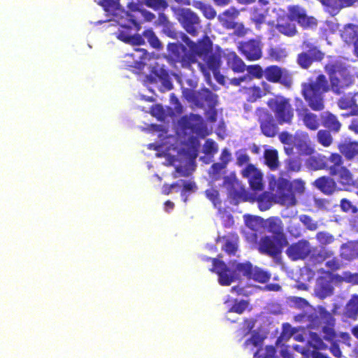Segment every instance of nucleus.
Segmentation results:
<instances>
[{"label":"nucleus","mask_w":358,"mask_h":358,"mask_svg":"<svg viewBox=\"0 0 358 358\" xmlns=\"http://www.w3.org/2000/svg\"><path fill=\"white\" fill-rule=\"evenodd\" d=\"M325 266L328 268L327 271L333 273V272L336 271L341 268L342 264L340 259L334 255L332 257L327 259Z\"/></svg>","instance_id":"obj_60"},{"label":"nucleus","mask_w":358,"mask_h":358,"mask_svg":"<svg viewBox=\"0 0 358 358\" xmlns=\"http://www.w3.org/2000/svg\"><path fill=\"white\" fill-rule=\"evenodd\" d=\"M288 12L292 20L296 21L303 29L315 28L317 25V20L313 16H308L306 10L298 6H290L288 7Z\"/></svg>","instance_id":"obj_14"},{"label":"nucleus","mask_w":358,"mask_h":358,"mask_svg":"<svg viewBox=\"0 0 358 358\" xmlns=\"http://www.w3.org/2000/svg\"><path fill=\"white\" fill-rule=\"evenodd\" d=\"M271 273L258 266H254L250 280L259 283H266L271 278Z\"/></svg>","instance_id":"obj_45"},{"label":"nucleus","mask_w":358,"mask_h":358,"mask_svg":"<svg viewBox=\"0 0 358 358\" xmlns=\"http://www.w3.org/2000/svg\"><path fill=\"white\" fill-rule=\"evenodd\" d=\"M143 36L153 48L158 50L163 48L162 42L152 29H147L144 30L143 31Z\"/></svg>","instance_id":"obj_44"},{"label":"nucleus","mask_w":358,"mask_h":358,"mask_svg":"<svg viewBox=\"0 0 358 358\" xmlns=\"http://www.w3.org/2000/svg\"><path fill=\"white\" fill-rule=\"evenodd\" d=\"M310 252V243L308 240L301 239L292 243L286 249V255L292 261L305 260Z\"/></svg>","instance_id":"obj_16"},{"label":"nucleus","mask_w":358,"mask_h":358,"mask_svg":"<svg viewBox=\"0 0 358 358\" xmlns=\"http://www.w3.org/2000/svg\"><path fill=\"white\" fill-rule=\"evenodd\" d=\"M264 77L270 83H280L286 87L292 85L291 73L277 65H271L264 69Z\"/></svg>","instance_id":"obj_10"},{"label":"nucleus","mask_w":358,"mask_h":358,"mask_svg":"<svg viewBox=\"0 0 358 358\" xmlns=\"http://www.w3.org/2000/svg\"><path fill=\"white\" fill-rule=\"evenodd\" d=\"M193 6L194 8L199 10L203 16L208 20H213L217 15L215 9L211 5L206 3L204 1H194Z\"/></svg>","instance_id":"obj_40"},{"label":"nucleus","mask_w":358,"mask_h":358,"mask_svg":"<svg viewBox=\"0 0 358 358\" xmlns=\"http://www.w3.org/2000/svg\"><path fill=\"white\" fill-rule=\"evenodd\" d=\"M299 220L303 224L307 229L315 231L317 229L318 224L310 216L308 215H301Z\"/></svg>","instance_id":"obj_62"},{"label":"nucleus","mask_w":358,"mask_h":358,"mask_svg":"<svg viewBox=\"0 0 358 358\" xmlns=\"http://www.w3.org/2000/svg\"><path fill=\"white\" fill-rule=\"evenodd\" d=\"M265 164L271 171H275L279 167L278 153L275 149H267L264 152Z\"/></svg>","instance_id":"obj_38"},{"label":"nucleus","mask_w":358,"mask_h":358,"mask_svg":"<svg viewBox=\"0 0 358 358\" xmlns=\"http://www.w3.org/2000/svg\"><path fill=\"white\" fill-rule=\"evenodd\" d=\"M204 194L206 198L212 202L215 208L217 209L221 208L222 200L220 198V193L218 190L214 188H210L206 189L204 192Z\"/></svg>","instance_id":"obj_50"},{"label":"nucleus","mask_w":358,"mask_h":358,"mask_svg":"<svg viewBox=\"0 0 358 358\" xmlns=\"http://www.w3.org/2000/svg\"><path fill=\"white\" fill-rule=\"evenodd\" d=\"M176 18L183 29L191 36H196L201 28V20L196 13L190 8H178L174 9Z\"/></svg>","instance_id":"obj_4"},{"label":"nucleus","mask_w":358,"mask_h":358,"mask_svg":"<svg viewBox=\"0 0 358 358\" xmlns=\"http://www.w3.org/2000/svg\"><path fill=\"white\" fill-rule=\"evenodd\" d=\"M152 73L154 74V76H156L162 82L163 86L167 90H171L173 89V83L171 80L169 71L164 67L160 66L157 64L153 66Z\"/></svg>","instance_id":"obj_34"},{"label":"nucleus","mask_w":358,"mask_h":358,"mask_svg":"<svg viewBox=\"0 0 358 358\" xmlns=\"http://www.w3.org/2000/svg\"><path fill=\"white\" fill-rule=\"evenodd\" d=\"M229 197L236 204L241 202H245L249 199L247 191L238 183L232 185L229 190Z\"/></svg>","instance_id":"obj_32"},{"label":"nucleus","mask_w":358,"mask_h":358,"mask_svg":"<svg viewBox=\"0 0 358 358\" xmlns=\"http://www.w3.org/2000/svg\"><path fill=\"white\" fill-rule=\"evenodd\" d=\"M218 211L223 226L227 228L231 227L234 224L233 215L225 210H222L221 208L218 209Z\"/></svg>","instance_id":"obj_58"},{"label":"nucleus","mask_w":358,"mask_h":358,"mask_svg":"<svg viewBox=\"0 0 358 358\" xmlns=\"http://www.w3.org/2000/svg\"><path fill=\"white\" fill-rule=\"evenodd\" d=\"M268 9H264L254 7L252 10L251 20L255 23L256 27L259 29L261 25L265 22L266 16Z\"/></svg>","instance_id":"obj_43"},{"label":"nucleus","mask_w":358,"mask_h":358,"mask_svg":"<svg viewBox=\"0 0 358 358\" xmlns=\"http://www.w3.org/2000/svg\"><path fill=\"white\" fill-rule=\"evenodd\" d=\"M263 228L273 235V237L278 238L279 241H287L284 233V226L282 220L275 216L270 217L264 221Z\"/></svg>","instance_id":"obj_20"},{"label":"nucleus","mask_w":358,"mask_h":358,"mask_svg":"<svg viewBox=\"0 0 358 358\" xmlns=\"http://www.w3.org/2000/svg\"><path fill=\"white\" fill-rule=\"evenodd\" d=\"M182 185L180 196L182 201L187 203L188 201V194L195 192L197 190V186L194 181L180 180Z\"/></svg>","instance_id":"obj_46"},{"label":"nucleus","mask_w":358,"mask_h":358,"mask_svg":"<svg viewBox=\"0 0 358 358\" xmlns=\"http://www.w3.org/2000/svg\"><path fill=\"white\" fill-rule=\"evenodd\" d=\"M241 53L249 61H256L262 56L260 43L255 39L241 42L238 46Z\"/></svg>","instance_id":"obj_18"},{"label":"nucleus","mask_w":358,"mask_h":358,"mask_svg":"<svg viewBox=\"0 0 358 358\" xmlns=\"http://www.w3.org/2000/svg\"><path fill=\"white\" fill-rule=\"evenodd\" d=\"M253 268V265L250 262L237 263L234 266V271L237 275V279L240 275H241L248 280H250Z\"/></svg>","instance_id":"obj_41"},{"label":"nucleus","mask_w":358,"mask_h":358,"mask_svg":"<svg viewBox=\"0 0 358 358\" xmlns=\"http://www.w3.org/2000/svg\"><path fill=\"white\" fill-rule=\"evenodd\" d=\"M239 15V11L234 7H231L217 16V20L221 25L226 29H232L235 20Z\"/></svg>","instance_id":"obj_27"},{"label":"nucleus","mask_w":358,"mask_h":358,"mask_svg":"<svg viewBox=\"0 0 358 358\" xmlns=\"http://www.w3.org/2000/svg\"><path fill=\"white\" fill-rule=\"evenodd\" d=\"M268 106L274 113L277 122L290 124L294 119V109L289 99L284 96L270 99Z\"/></svg>","instance_id":"obj_3"},{"label":"nucleus","mask_w":358,"mask_h":358,"mask_svg":"<svg viewBox=\"0 0 358 358\" xmlns=\"http://www.w3.org/2000/svg\"><path fill=\"white\" fill-rule=\"evenodd\" d=\"M315 186L324 194L330 195L336 190V182L334 180L327 176L318 178L314 182Z\"/></svg>","instance_id":"obj_31"},{"label":"nucleus","mask_w":358,"mask_h":358,"mask_svg":"<svg viewBox=\"0 0 358 358\" xmlns=\"http://www.w3.org/2000/svg\"><path fill=\"white\" fill-rule=\"evenodd\" d=\"M341 154L348 160H352L358 156V141L345 140L338 145Z\"/></svg>","instance_id":"obj_28"},{"label":"nucleus","mask_w":358,"mask_h":358,"mask_svg":"<svg viewBox=\"0 0 358 358\" xmlns=\"http://www.w3.org/2000/svg\"><path fill=\"white\" fill-rule=\"evenodd\" d=\"M148 53L144 48H134L131 52L126 54L122 60V66L131 71H141L145 66V60Z\"/></svg>","instance_id":"obj_11"},{"label":"nucleus","mask_w":358,"mask_h":358,"mask_svg":"<svg viewBox=\"0 0 358 358\" xmlns=\"http://www.w3.org/2000/svg\"><path fill=\"white\" fill-rule=\"evenodd\" d=\"M101 5L106 12L116 17H124L123 12H127L121 8L119 0H102Z\"/></svg>","instance_id":"obj_36"},{"label":"nucleus","mask_w":358,"mask_h":358,"mask_svg":"<svg viewBox=\"0 0 358 358\" xmlns=\"http://www.w3.org/2000/svg\"><path fill=\"white\" fill-rule=\"evenodd\" d=\"M328 74L330 85L323 74H320L315 80L309 79L301 84V94L308 106L314 111H322L324 109V94L329 91L330 87L336 94L352 83V77L345 65L341 61L334 59L329 61L324 66Z\"/></svg>","instance_id":"obj_1"},{"label":"nucleus","mask_w":358,"mask_h":358,"mask_svg":"<svg viewBox=\"0 0 358 358\" xmlns=\"http://www.w3.org/2000/svg\"><path fill=\"white\" fill-rule=\"evenodd\" d=\"M299 106L296 107V113L299 122L310 131H316L321 124V118L315 113L311 112L301 99H298Z\"/></svg>","instance_id":"obj_9"},{"label":"nucleus","mask_w":358,"mask_h":358,"mask_svg":"<svg viewBox=\"0 0 358 358\" xmlns=\"http://www.w3.org/2000/svg\"><path fill=\"white\" fill-rule=\"evenodd\" d=\"M213 267L210 269L218 275V282L222 286H229L237 279L234 268L231 270L222 261L218 259H212Z\"/></svg>","instance_id":"obj_12"},{"label":"nucleus","mask_w":358,"mask_h":358,"mask_svg":"<svg viewBox=\"0 0 358 358\" xmlns=\"http://www.w3.org/2000/svg\"><path fill=\"white\" fill-rule=\"evenodd\" d=\"M182 122L185 129H190L196 135L204 137L207 134L206 128L199 115L191 114L189 117L184 116L182 117Z\"/></svg>","instance_id":"obj_21"},{"label":"nucleus","mask_w":358,"mask_h":358,"mask_svg":"<svg viewBox=\"0 0 358 358\" xmlns=\"http://www.w3.org/2000/svg\"><path fill=\"white\" fill-rule=\"evenodd\" d=\"M303 46L305 50L298 54L296 62L303 69H308L315 62H321L324 57L322 52L316 45L309 41H304Z\"/></svg>","instance_id":"obj_6"},{"label":"nucleus","mask_w":358,"mask_h":358,"mask_svg":"<svg viewBox=\"0 0 358 358\" xmlns=\"http://www.w3.org/2000/svg\"><path fill=\"white\" fill-rule=\"evenodd\" d=\"M328 157L318 155L311 158V165L315 166L317 169H326V162Z\"/></svg>","instance_id":"obj_64"},{"label":"nucleus","mask_w":358,"mask_h":358,"mask_svg":"<svg viewBox=\"0 0 358 358\" xmlns=\"http://www.w3.org/2000/svg\"><path fill=\"white\" fill-rule=\"evenodd\" d=\"M320 314L324 323V326L322 327L324 339L329 343L339 341L338 334L334 329L336 320L334 316L325 309L322 310Z\"/></svg>","instance_id":"obj_17"},{"label":"nucleus","mask_w":358,"mask_h":358,"mask_svg":"<svg viewBox=\"0 0 358 358\" xmlns=\"http://www.w3.org/2000/svg\"><path fill=\"white\" fill-rule=\"evenodd\" d=\"M268 55L275 61H280L287 55L285 48L280 47L271 48L268 50Z\"/></svg>","instance_id":"obj_52"},{"label":"nucleus","mask_w":358,"mask_h":358,"mask_svg":"<svg viewBox=\"0 0 358 358\" xmlns=\"http://www.w3.org/2000/svg\"><path fill=\"white\" fill-rule=\"evenodd\" d=\"M182 39L190 48V52L194 54L195 57L199 56L202 58L213 52V43L207 35H204L197 43L191 41L184 34H182Z\"/></svg>","instance_id":"obj_15"},{"label":"nucleus","mask_w":358,"mask_h":358,"mask_svg":"<svg viewBox=\"0 0 358 358\" xmlns=\"http://www.w3.org/2000/svg\"><path fill=\"white\" fill-rule=\"evenodd\" d=\"M221 240L224 241V244L222 247V250L229 255H234L238 250V236L236 233H231L228 236H218L216 242Z\"/></svg>","instance_id":"obj_29"},{"label":"nucleus","mask_w":358,"mask_h":358,"mask_svg":"<svg viewBox=\"0 0 358 358\" xmlns=\"http://www.w3.org/2000/svg\"><path fill=\"white\" fill-rule=\"evenodd\" d=\"M244 221L245 225L250 229L255 231L257 229L259 226L263 227V224L264 219L259 217L251 215H244Z\"/></svg>","instance_id":"obj_47"},{"label":"nucleus","mask_w":358,"mask_h":358,"mask_svg":"<svg viewBox=\"0 0 358 358\" xmlns=\"http://www.w3.org/2000/svg\"><path fill=\"white\" fill-rule=\"evenodd\" d=\"M355 96H358L357 94L348 93L341 96L338 101V106L341 109L357 108L358 113L357 105L356 104Z\"/></svg>","instance_id":"obj_39"},{"label":"nucleus","mask_w":358,"mask_h":358,"mask_svg":"<svg viewBox=\"0 0 358 358\" xmlns=\"http://www.w3.org/2000/svg\"><path fill=\"white\" fill-rule=\"evenodd\" d=\"M275 348L273 346H266L265 350H258L255 354V358H275Z\"/></svg>","instance_id":"obj_59"},{"label":"nucleus","mask_w":358,"mask_h":358,"mask_svg":"<svg viewBox=\"0 0 358 358\" xmlns=\"http://www.w3.org/2000/svg\"><path fill=\"white\" fill-rule=\"evenodd\" d=\"M248 306L249 303L246 300L242 299L239 301L236 300L232 306L229 308V312L241 315L246 310Z\"/></svg>","instance_id":"obj_56"},{"label":"nucleus","mask_w":358,"mask_h":358,"mask_svg":"<svg viewBox=\"0 0 358 358\" xmlns=\"http://www.w3.org/2000/svg\"><path fill=\"white\" fill-rule=\"evenodd\" d=\"M124 17H118V23L120 29L116 32V36L120 41L127 43L128 42L131 34V29L135 27L137 30L140 29V23L135 15L129 13L123 12Z\"/></svg>","instance_id":"obj_8"},{"label":"nucleus","mask_w":358,"mask_h":358,"mask_svg":"<svg viewBox=\"0 0 358 358\" xmlns=\"http://www.w3.org/2000/svg\"><path fill=\"white\" fill-rule=\"evenodd\" d=\"M247 93L248 94V100L251 102L256 101L265 95V93L258 86L249 87Z\"/></svg>","instance_id":"obj_57"},{"label":"nucleus","mask_w":358,"mask_h":358,"mask_svg":"<svg viewBox=\"0 0 358 358\" xmlns=\"http://www.w3.org/2000/svg\"><path fill=\"white\" fill-rule=\"evenodd\" d=\"M245 69L252 78L261 79L264 76V70L259 64L249 65Z\"/></svg>","instance_id":"obj_61"},{"label":"nucleus","mask_w":358,"mask_h":358,"mask_svg":"<svg viewBox=\"0 0 358 358\" xmlns=\"http://www.w3.org/2000/svg\"><path fill=\"white\" fill-rule=\"evenodd\" d=\"M321 121L322 125L329 131L337 133L341 129V124L337 117L329 111L321 115Z\"/></svg>","instance_id":"obj_33"},{"label":"nucleus","mask_w":358,"mask_h":358,"mask_svg":"<svg viewBox=\"0 0 358 358\" xmlns=\"http://www.w3.org/2000/svg\"><path fill=\"white\" fill-rule=\"evenodd\" d=\"M334 255V252L324 246L320 247H311L310 255L308 258L309 261L314 265L320 264L324 261L331 258Z\"/></svg>","instance_id":"obj_23"},{"label":"nucleus","mask_w":358,"mask_h":358,"mask_svg":"<svg viewBox=\"0 0 358 358\" xmlns=\"http://www.w3.org/2000/svg\"><path fill=\"white\" fill-rule=\"evenodd\" d=\"M242 175L248 180L251 189L254 191H262L264 189L262 173L253 164H248L243 170Z\"/></svg>","instance_id":"obj_19"},{"label":"nucleus","mask_w":358,"mask_h":358,"mask_svg":"<svg viewBox=\"0 0 358 358\" xmlns=\"http://www.w3.org/2000/svg\"><path fill=\"white\" fill-rule=\"evenodd\" d=\"M258 207L261 211L268 210L272 206V201L266 192L263 193L257 198Z\"/></svg>","instance_id":"obj_55"},{"label":"nucleus","mask_w":358,"mask_h":358,"mask_svg":"<svg viewBox=\"0 0 358 358\" xmlns=\"http://www.w3.org/2000/svg\"><path fill=\"white\" fill-rule=\"evenodd\" d=\"M287 245L288 241H279L273 236H264L258 241L257 249L262 255L276 258L281 255L283 248Z\"/></svg>","instance_id":"obj_5"},{"label":"nucleus","mask_w":358,"mask_h":358,"mask_svg":"<svg viewBox=\"0 0 358 358\" xmlns=\"http://www.w3.org/2000/svg\"><path fill=\"white\" fill-rule=\"evenodd\" d=\"M205 104L208 108H215L217 104V95L208 88H203L199 91L196 106L203 108Z\"/></svg>","instance_id":"obj_26"},{"label":"nucleus","mask_w":358,"mask_h":358,"mask_svg":"<svg viewBox=\"0 0 358 358\" xmlns=\"http://www.w3.org/2000/svg\"><path fill=\"white\" fill-rule=\"evenodd\" d=\"M227 167L225 163L217 162L211 165L208 173L213 180H218L222 178V171Z\"/></svg>","instance_id":"obj_49"},{"label":"nucleus","mask_w":358,"mask_h":358,"mask_svg":"<svg viewBox=\"0 0 358 358\" xmlns=\"http://www.w3.org/2000/svg\"><path fill=\"white\" fill-rule=\"evenodd\" d=\"M336 176H338V181L342 185H349L353 182L351 172L343 165L338 169Z\"/></svg>","instance_id":"obj_48"},{"label":"nucleus","mask_w":358,"mask_h":358,"mask_svg":"<svg viewBox=\"0 0 358 358\" xmlns=\"http://www.w3.org/2000/svg\"><path fill=\"white\" fill-rule=\"evenodd\" d=\"M315 238L317 241L323 245H326L331 243L334 241V237L328 232L320 231L318 232Z\"/></svg>","instance_id":"obj_63"},{"label":"nucleus","mask_w":358,"mask_h":358,"mask_svg":"<svg viewBox=\"0 0 358 358\" xmlns=\"http://www.w3.org/2000/svg\"><path fill=\"white\" fill-rule=\"evenodd\" d=\"M289 13L288 15L278 16L276 19L275 28L279 33L287 37H293L297 34V29L292 22Z\"/></svg>","instance_id":"obj_22"},{"label":"nucleus","mask_w":358,"mask_h":358,"mask_svg":"<svg viewBox=\"0 0 358 358\" xmlns=\"http://www.w3.org/2000/svg\"><path fill=\"white\" fill-rule=\"evenodd\" d=\"M324 275L317 279L315 294L320 299L330 296L334 293V287L331 285L333 280L341 281L342 277L334 275L329 271H323Z\"/></svg>","instance_id":"obj_7"},{"label":"nucleus","mask_w":358,"mask_h":358,"mask_svg":"<svg viewBox=\"0 0 358 358\" xmlns=\"http://www.w3.org/2000/svg\"><path fill=\"white\" fill-rule=\"evenodd\" d=\"M164 58L171 64H180L181 67L188 69L196 62L194 54L191 53L187 48L181 43H169L167 45V55Z\"/></svg>","instance_id":"obj_2"},{"label":"nucleus","mask_w":358,"mask_h":358,"mask_svg":"<svg viewBox=\"0 0 358 358\" xmlns=\"http://www.w3.org/2000/svg\"><path fill=\"white\" fill-rule=\"evenodd\" d=\"M343 165V161L341 155L338 153H331L326 162V170L329 171L331 176H336L338 169H341Z\"/></svg>","instance_id":"obj_35"},{"label":"nucleus","mask_w":358,"mask_h":358,"mask_svg":"<svg viewBox=\"0 0 358 358\" xmlns=\"http://www.w3.org/2000/svg\"><path fill=\"white\" fill-rule=\"evenodd\" d=\"M340 256L342 259L348 261L358 258V240L343 244Z\"/></svg>","instance_id":"obj_30"},{"label":"nucleus","mask_w":358,"mask_h":358,"mask_svg":"<svg viewBox=\"0 0 358 358\" xmlns=\"http://www.w3.org/2000/svg\"><path fill=\"white\" fill-rule=\"evenodd\" d=\"M301 167V160L299 157H290L285 160V168L288 172H299Z\"/></svg>","instance_id":"obj_51"},{"label":"nucleus","mask_w":358,"mask_h":358,"mask_svg":"<svg viewBox=\"0 0 358 358\" xmlns=\"http://www.w3.org/2000/svg\"><path fill=\"white\" fill-rule=\"evenodd\" d=\"M223 59L226 62L227 68L231 69L234 73L245 71L246 65L235 52L224 53Z\"/></svg>","instance_id":"obj_25"},{"label":"nucleus","mask_w":358,"mask_h":358,"mask_svg":"<svg viewBox=\"0 0 358 358\" xmlns=\"http://www.w3.org/2000/svg\"><path fill=\"white\" fill-rule=\"evenodd\" d=\"M330 131L322 129L317 134L318 142L324 147H329L333 141Z\"/></svg>","instance_id":"obj_54"},{"label":"nucleus","mask_w":358,"mask_h":358,"mask_svg":"<svg viewBox=\"0 0 358 358\" xmlns=\"http://www.w3.org/2000/svg\"><path fill=\"white\" fill-rule=\"evenodd\" d=\"M256 113L258 117L262 133L268 138L275 136L278 127L271 114L264 108H258Z\"/></svg>","instance_id":"obj_13"},{"label":"nucleus","mask_w":358,"mask_h":358,"mask_svg":"<svg viewBox=\"0 0 358 358\" xmlns=\"http://www.w3.org/2000/svg\"><path fill=\"white\" fill-rule=\"evenodd\" d=\"M344 317L356 320L358 317V295L353 294L347 303L344 310Z\"/></svg>","instance_id":"obj_37"},{"label":"nucleus","mask_w":358,"mask_h":358,"mask_svg":"<svg viewBox=\"0 0 358 358\" xmlns=\"http://www.w3.org/2000/svg\"><path fill=\"white\" fill-rule=\"evenodd\" d=\"M341 37L347 43H355L358 41V32L355 26L352 24L345 26L341 32Z\"/></svg>","instance_id":"obj_42"},{"label":"nucleus","mask_w":358,"mask_h":358,"mask_svg":"<svg viewBox=\"0 0 358 358\" xmlns=\"http://www.w3.org/2000/svg\"><path fill=\"white\" fill-rule=\"evenodd\" d=\"M145 5L154 10H164L169 6L166 0H143Z\"/></svg>","instance_id":"obj_53"},{"label":"nucleus","mask_w":358,"mask_h":358,"mask_svg":"<svg viewBox=\"0 0 358 358\" xmlns=\"http://www.w3.org/2000/svg\"><path fill=\"white\" fill-rule=\"evenodd\" d=\"M204 64H199L201 71L204 75L210 78V73L208 71L214 72L220 69L221 66V57L219 54L211 52L202 57Z\"/></svg>","instance_id":"obj_24"}]
</instances>
